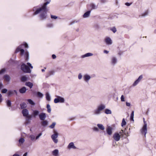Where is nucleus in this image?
I'll return each instance as SVG.
<instances>
[{
    "label": "nucleus",
    "mask_w": 156,
    "mask_h": 156,
    "mask_svg": "<svg viewBox=\"0 0 156 156\" xmlns=\"http://www.w3.org/2000/svg\"><path fill=\"white\" fill-rule=\"evenodd\" d=\"M49 1L45 3L41 7L37 9L36 11L34 13V15H37L41 12L40 16V18L42 20L45 19L46 18L47 12L48 10L46 5L50 3V0Z\"/></svg>",
    "instance_id": "obj_1"
},
{
    "label": "nucleus",
    "mask_w": 156,
    "mask_h": 156,
    "mask_svg": "<svg viewBox=\"0 0 156 156\" xmlns=\"http://www.w3.org/2000/svg\"><path fill=\"white\" fill-rule=\"evenodd\" d=\"M105 108V105L101 104L98 106L97 109L93 111V113L94 115H98L100 114L101 111L104 109Z\"/></svg>",
    "instance_id": "obj_2"
},
{
    "label": "nucleus",
    "mask_w": 156,
    "mask_h": 156,
    "mask_svg": "<svg viewBox=\"0 0 156 156\" xmlns=\"http://www.w3.org/2000/svg\"><path fill=\"white\" fill-rule=\"evenodd\" d=\"M144 123V124L142 128L140 129V132L142 134H144L145 137H146V135L147 133V124L145 121L144 118H143Z\"/></svg>",
    "instance_id": "obj_3"
},
{
    "label": "nucleus",
    "mask_w": 156,
    "mask_h": 156,
    "mask_svg": "<svg viewBox=\"0 0 156 156\" xmlns=\"http://www.w3.org/2000/svg\"><path fill=\"white\" fill-rule=\"evenodd\" d=\"M21 69L24 72L27 73H30L31 70L29 67L24 64H23L21 66Z\"/></svg>",
    "instance_id": "obj_4"
},
{
    "label": "nucleus",
    "mask_w": 156,
    "mask_h": 156,
    "mask_svg": "<svg viewBox=\"0 0 156 156\" xmlns=\"http://www.w3.org/2000/svg\"><path fill=\"white\" fill-rule=\"evenodd\" d=\"M54 134L51 136V138L53 142L55 144L58 142V140L57 138L58 136V133L55 130L54 131Z\"/></svg>",
    "instance_id": "obj_5"
},
{
    "label": "nucleus",
    "mask_w": 156,
    "mask_h": 156,
    "mask_svg": "<svg viewBox=\"0 0 156 156\" xmlns=\"http://www.w3.org/2000/svg\"><path fill=\"white\" fill-rule=\"evenodd\" d=\"M57 98L55 99L54 100V102L55 103H57L59 102L64 103L65 102V99L64 98L59 96H56Z\"/></svg>",
    "instance_id": "obj_6"
},
{
    "label": "nucleus",
    "mask_w": 156,
    "mask_h": 156,
    "mask_svg": "<svg viewBox=\"0 0 156 156\" xmlns=\"http://www.w3.org/2000/svg\"><path fill=\"white\" fill-rule=\"evenodd\" d=\"M120 137L121 135L118 133H115L113 136L114 139L117 141L120 140Z\"/></svg>",
    "instance_id": "obj_7"
},
{
    "label": "nucleus",
    "mask_w": 156,
    "mask_h": 156,
    "mask_svg": "<svg viewBox=\"0 0 156 156\" xmlns=\"http://www.w3.org/2000/svg\"><path fill=\"white\" fill-rule=\"evenodd\" d=\"M105 41L106 44L108 45H111L112 44V42L110 37H107L105 39Z\"/></svg>",
    "instance_id": "obj_8"
},
{
    "label": "nucleus",
    "mask_w": 156,
    "mask_h": 156,
    "mask_svg": "<svg viewBox=\"0 0 156 156\" xmlns=\"http://www.w3.org/2000/svg\"><path fill=\"white\" fill-rule=\"evenodd\" d=\"M39 116L40 119L42 121L44 120L46 117V115L44 113H41L39 115Z\"/></svg>",
    "instance_id": "obj_9"
},
{
    "label": "nucleus",
    "mask_w": 156,
    "mask_h": 156,
    "mask_svg": "<svg viewBox=\"0 0 156 156\" xmlns=\"http://www.w3.org/2000/svg\"><path fill=\"white\" fill-rule=\"evenodd\" d=\"M83 78L84 81L87 82L90 79L91 77L90 75L88 74H85L83 76Z\"/></svg>",
    "instance_id": "obj_10"
},
{
    "label": "nucleus",
    "mask_w": 156,
    "mask_h": 156,
    "mask_svg": "<svg viewBox=\"0 0 156 156\" xmlns=\"http://www.w3.org/2000/svg\"><path fill=\"white\" fill-rule=\"evenodd\" d=\"M117 62V58L114 57H112L111 59V64L113 65H114Z\"/></svg>",
    "instance_id": "obj_11"
},
{
    "label": "nucleus",
    "mask_w": 156,
    "mask_h": 156,
    "mask_svg": "<svg viewBox=\"0 0 156 156\" xmlns=\"http://www.w3.org/2000/svg\"><path fill=\"white\" fill-rule=\"evenodd\" d=\"M41 125L45 127L48 124V122L46 120H42L41 122Z\"/></svg>",
    "instance_id": "obj_12"
},
{
    "label": "nucleus",
    "mask_w": 156,
    "mask_h": 156,
    "mask_svg": "<svg viewBox=\"0 0 156 156\" xmlns=\"http://www.w3.org/2000/svg\"><path fill=\"white\" fill-rule=\"evenodd\" d=\"M22 113L23 116L26 117L29 114V112L28 110L26 109H23L22 111Z\"/></svg>",
    "instance_id": "obj_13"
},
{
    "label": "nucleus",
    "mask_w": 156,
    "mask_h": 156,
    "mask_svg": "<svg viewBox=\"0 0 156 156\" xmlns=\"http://www.w3.org/2000/svg\"><path fill=\"white\" fill-rule=\"evenodd\" d=\"M112 128L110 127H108L106 129V131L108 134L109 135H111L112 134Z\"/></svg>",
    "instance_id": "obj_14"
},
{
    "label": "nucleus",
    "mask_w": 156,
    "mask_h": 156,
    "mask_svg": "<svg viewBox=\"0 0 156 156\" xmlns=\"http://www.w3.org/2000/svg\"><path fill=\"white\" fill-rule=\"evenodd\" d=\"M89 7L91 8L90 10L97 8V6L93 3H91L88 5V8Z\"/></svg>",
    "instance_id": "obj_15"
},
{
    "label": "nucleus",
    "mask_w": 156,
    "mask_h": 156,
    "mask_svg": "<svg viewBox=\"0 0 156 156\" xmlns=\"http://www.w3.org/2000/svg\"><path fill=\"white\" fill-rule=\"evenodd\" d=\"M39 112L37 110H35L33 111L32 115L34 117H35L39 115Z\"/></svg>",
    "instance_id": "obj_16"
},
{
    "label": "nucleus",
    "mask_w": 156,
    "mask_h": 156,
    "mask_svg": "<svg viewBox=\"0 0 156 156\" xmlns=\"http://www.w3.org/2000/svg\"><path fill=\"white\" fill-rule=\"evenodd\" d=\"M52 154L54 156H59L58 151L57 149H55L52 152Z\"/></svg>",
    "instance_id": "obj_17"
},
{
    "label": "nucleus",
    "mask_w": 156,
    "mask_h": 156,
    "mask_svg": "<svg viewBox=\"0 0 156 156\" xmlns=\"http://www.w3.org/2000/svg\"><path fill=\"white\" fill-rule=\"evenodd\" d=\"M91 12V10L88 11L86 12L83 15V17L84 18H87L89 16L90 13Z\"/></svg>",
    "instance_id": "obj_18"
},
{
    "label": "nucleus",
    "mask_w": 156,
    "mask_h": 156,
    "mask_svg": "<svg viewBox=\"0 0 156 156\" xmlns=\"http://www.w3.org/2000/svg\"><path fill=\"white\" fill-rule=\"evenodd\" d=\"M68 148H73L76 149V147L74 145V144L73 142L70 143L68 146Z\"/></svg>",
    "instance_id": "obj_19"
},
{
    "label": "nucleus",
    "mask_w": 156,
    "mask_h": 156,
    "mask_svg": "<svg viewBox=\"0 0 156 156\" xmlns=\"http://www.w3.org/2000/svg\"><path fill=\"white\" fill-rule=\"evenodd\" d=\"M4 78L5 80L7 82L9 81L10 80V77L8 75H5L4 76Z\"/></svg>",
    "instance_id": "obj_20"
},
{
    "label": "nucleus",
    "mask_w": 156,
    "mask_h": 156,
    "mask_svg": "<svg viewBox=\"0 0 156 156\" xmlns=\"http://www.w3.org/2000/svg\"><path fill=\"white\" fill-rule=\"evenodd\" d=\"M26 88L25 87H23L19 90V92L21 93H24L26 92Z\"/></svg>",
    "instance_id": "obj_21"
},
{
    "label": "nucleus",
    "mask_w": 156,
    "mask_h": 156,
    "mask_svg": "<svg viewBox=\"0 0 156 156\" xmlns=\"http://www.w3.org/2000/svg\"><path fill=\"white\" fill-rule=\"evenodd\" d=\"M93 55V54H92L91 53H87L86 54H85V55H83L82 56V58H84L86 57H89V56H92Z\"/></svg>",
    "instance_id": "obj_22"
},
{
    "label": "nucleus",
    "mask_w": 156,
    "mask_h": 156,
    "mask_svg": "<svg viewBox=\"0 0 156 156\" xmlns=\"http://www.w3.org/2000/svg\"><path fill=\"white\" fill-rule=\"evenodd\" d=\"M25 85L29 87L30 88H32L33 86V84L29 82H27L25 83Z\"/></svg>",
    "instance_id": "obj_23"
},
{
    "label": "nucleus",
    "mask_w": 156,
    "mask_h": 156,
    "mask_svg": "<svg viewBox=\"0 0 156 156\" xmlns=\"http://www.w3.org/2000/svg\"><path fill=\"white\" fill-rule=\"evenodd\" d=\"M97 126L101 130H104L105 129V127L104 126L101 124H98Z\"/></svg>",
    "instance_id": "obj_24"
},
{
    "label": "nucleus",
    "mask_w": 156,
    "mask_h": 156,
    "mask_svg": "<svg viewBox=\"0 0 156 156\" xmlns=\"http://www.w3.org/2000/svg\"><path fill=\"white\" fill-rule=\"evenodd\" d=\"M25 141V140L23 138H20L19 140V144L21 146L22 144Z\"/></svg>",
    "instance_id": "obj_25"
},
{
    "label": "nucleus",
    "mask_w": 156,
    "mask_h": 156,
    "mask_svg": "<svg viewBox=\"0 0 156 156\" xmlns=\"http://www.w3.org/2000/svg\"><path fill=\"white\" fill-rule=\"evenodd\" d=\"M21 108L22 109H23L25 108H26L27 106L26 103L25 102H23L22 103H21L20 105Z\"/></svg>",
    "instance_id": "obj_26"
},
{
    "label": "nucleus",
    "mask_w": 156,
    "mask_h": 156,
    "mask_svg": "<svg viewBox=\"0 0 156 156\" xmlns=\"http://www.w3.org/2000/svg\"><path fill=\"white\" fill-rule=\"evenodd\" d=\"M46 99L48 101H50L51 100L49 94L48 93H47L46 94Z\"/></svg>",
    "instance_id": "obj_27"
},
{
    "label": "nucleus",
    "mask_w": 156,
    "mask_h": 156,
    "mask_svg": "<svg viewBox=\"0 0 156 156\" xmlns=\"http://www.w3.org/2000/svg\"><path fill=\"white\" fill-rule=\"evenodd\" d=\"M47 111L48 113H50L51 111V109L50 108V105L49 104H47Z\"/></svg>",
    "instance_id": "obj_28"
},
{
    "label": "nucleus",
    "mask_w": 156,
    "mask_h": 156,
    "mask_svg": "<svg viewBox=\"0 0 156 156\" xmlns=\"http://www.w3.org/2000/svg\"><path fill=\"white\" fill-rule=\"evenodd\" d=\"M22 45H20L16 48L15 52L16 53H17L20 51V49H21V48H22Z\"/></svg>",
    "instance_id": "obj_29"
},
{
    "label": "nucleus",
    "mask_w": 156,
    "mask_h": 156,
    "mask_svg": "<svg viewBox=\"0 0 156 156\" xmlns=\"http://www.w3.org/2000/svg\"><path fill=\"white\" fill-rule=\"evenodd\" d=\"M105 113L106 114H111L112 113L111 111L108 109L105 110Z\"/></svg>",
    "instance_id": "obj_30"
},
{
    "label": "nucleus",
    "mask_w": 156,
    "mask_h": 156,
    "mask_svg": "<svg viewBox=\"0 0 156 156\" xmlns=\"http://www.w3.org/2000/svg\"><path fill=\"white\" fill-rule=\"evenodd\" d=\"M25 60L26 61H28V59L29 57V54L27 52H26L25 53Z\"/></svg>",
    "instance_id": "obj_31"
},
{
    "label": "nucleus",
    "mask_w": 156,
    "mask_h": 156,
    "mask_svg": "<svg viewBox=\"0 0 156 156\" xmlns=\"http://www.w3.org/2000/svg\"><path fill=\"white\" fill-rule=\"evenodd\" d=\"M21 80L23 82H25L27 80V78L25 76H22L21 78Z\"/></svg>",
    "instance_id": "obj_32"
},
{
    "label": "nucleus",
    "mask_w": 156,
    "mask_h": 156,
    "mask_svg": "<svg viewBox=\"0 0 156 156\" xmlns=\"http://www.w3.org/2000/svg\"><path fill=\"white\" fill-rule=\"evenodd\" d=\"M7 105L8 107H10L11 105V101L9 100H8L6 101Z\"/></svg>",
    "instance_id": "obj_33"
},
{
    "label": "nucleus",
    "mask_w": 156,
    "mask_h": 156,
    "mask_svg": "<svg viewBox=\"0 0 156 156\" xmlns=\"http://www.w3.org/2000/svg\"><path fill=\"white\" fill-rule=\"evenodd\" d=\"M126 124V122L125 121L124 119H123L122 120V122L121 123V126L123 127Z\"/></svg>",
    "instance_id": "obj_34"
},
{
    "label": "nucleus",
    "mask_w": 156,
    "mask_h": 156,
    "mask_svg": "<svg viewBox=\"0 0 156 156\" xmlns=\"http://www.w3.org/2000/svg\"><path fill=\"white\" fill-rule=\"evenodd\" d=\"M29 137L32 141H33L35 140V136L33 135H30L29 136Z\"/></svg>",
    "instance_id": "obj_35"
},
{
    "label": "nucleus",
    "mask_w": 156,
    "mask_h": 156,
    "mask_svg": "<svg viewBox=\"0 0 156 156\" xmlns=\"http://www.w3.org/2000/svg\"><path fill=\"white\" fill-rule=\"evenodd\" d=\"M37 94L38 97L41 98H42L43 96V95L42 94L39 92L37 93Z\"/></svg>",
    "instance_id": "obj_36"
},
{
    "label": "nucleus",
    "mask_w": 156,
    "mask_h": 156,
    "mask_svg": "<svg viewBox=\"0 0 156 156\" xmlns=\"http://www.w3.org/2000/svg\"><path fill=\"white\" fill-rule=\"evenodd\" d=\"M133 116H134V112L133 111L132 112V113L130 115V119L131 120L134 121L133 120Z\"/></svg>",
    "instance_id": "obj_37"
},
{
    "label": "nucleus",
    "mask_w": 156,
    "mask_h": 156,
    "mask_svg": "<svg viewBox=\"0 0 156 156\" xmlns=\"http://www.w3.org/2000/svg\"><path fill=\"white\" fill-rule=\"evenodd\" d=\"M28 101L30 104H31L32 105H35L34 103L31 99H28Z\"/></svg>",
    "instance_id": "obj_38"
},
{
    "label": "nucleus",
    "mask_w": 156,
    "mask_h": 156,
    "mask_svg": "<svg viewBox=\"0 0 156 156\" xmlns=\"http://www.w3.org/2000/svg\"><path fill=\"white\" fill-rule=\"evenodd\" d=\"M111 30L113 31L114 33H115L116 31V29L115 27H112Z\"/></svg>",
    "instance_id": "obj_39"
},
{
    "label": "nucleus",
    "mask_w": 156,
    "mask_h": 156,
    "mask_svg": "<svg viewBox=\"0 0 156 156\" xmlns=\"http://www.w3.org/2000/svg\"><path fill=\"white\" fill-rule=\"evenodd\" d=\"M139 82L137 80H136L133 84V86H135Z\"/></svg>",
    "instance_id": "obj_40"
},
{
    "label": "nucleus",
    "mask_w": 156,
    "mask_h": 156,
    "mask_svg": "<svg viewBox=\"0 0 156 156\" xmlns=\"http://www.w3.org/2000/svg\"><path fill=\"white\" fill-rule=\"evenodd\" d=\"M56 123L55 122H53L52 124L49 126V127L51 128H53L54 127Z\"/></svg>",
    "instance_id": "obj_41"
},
{
    "label": "nucleus",
    "mask_w": 156,
    "mask_h": 156,
    "mask_svg": "<svg viewBox=\"0 0 156 156\" xmlns=\"http://www.w3.org/2000/svg\"><path fill=\"white\" fill-rule=\"evenodd\" d=\"M13 93V91L10 90L8 92V94L9 96H10Z\"/></svg>",
    "instance_id": "obj_42"
},
{
    "label": "nucleus",
    "mask_w": 156,
    "mask_h": 156,
    "mask_svg": "<svg viewBox=\"0 0 156 156\" xmlns=\"http://www.w3.org/2000/svg\"><path fill=\"white\" fill-rule=\"evenodd\" d=\"M51 18H52V19H56L57 18V16H54V15H51Z\"/></svg>",
    "instance_id": "obj_43"
},
{
    "label": "nucleus",
    "mask_w": 156,
    "mask_h": 156,
    "mask_svg": "<svg viewBox=\"0 0 156 156\" xmlns=\"http://www.w3.org/2000/svg\"><path fill=\"white\" fill-rule=\"evenodd\" d=\"M7 90L6 89H3L2 91V93H5L7 92Z\"/></svg>",
    "instance_id": "obj_44"
},
{
    "label": "nucleus",
    "mask_w": 156,
    "mask_h": 156,
    "mask_svg": "<svg viewBox=\"0 0 156 156\" xmlns=\"http://www.w3.org/2000/svg\"><path fill=\"white\" fill-rule=\"evenodd\" d=\"M82 76L81 74V73H80L78 75V78L80 80L82 79Z\"/></svg>",
    "instance_id": "obj_45"
},
{
    "label": "nucleus",
    "mask_w": 156,
    "mask_h": 156,
    "mask_svg": "<svg viewBox=\"0 0 156 156\" xmlns=\"http://www.w3.org/2000/svg\"><path fill=\"white\" fill-rule=\"evenodd\" d=\"M24 53V50L23 49H20V55H23Z\"/></svg>",
    "instance_id": "obj_46"
},
{
    "label": "nucleus",
    "mask_w": 156,
    "mask_h": 156,
    "mask_svg": "<svg viewBox=\"0 0 156 156\" xmlns=\"http://www.w3.org/2000/svg\"><path fill=\"white\" fill-rule=\"evenodd\" d=\"M142 78H143L142 76L140 75L139 77L138 78V79H137V80L138 81H139V82H140V80L142 79Z\"/></svg>",
    "instance_id": "obj_47"
},
{
    "label": "nucleus",
    "mask_w": 156,
    "mask_h": 156,
    "mask_svg": "<svg viewBox=\"0 0 156 156\" xmlns=\"http://www.w3.org/2000/svg\"><path fill=\"white\" fill-rule=\"evenodd\" d=\"M121 101H125V99H124V97L123 95H122L121 97Z\"/></svg>",
    "instance_id": "obj_48"
},
{
    "label": "nucleus",
    "mask_w": 156,
    "mask_h": 156,
    "mask_svg": "<svg viewBox=\"0 0 156 156\" xmlns=\"http://www.w3.org/2000/svg\"><path fill=\"white\" fill-rule=\"evenodd\" d=\"M93 130L94 131H98L99 129L97 127H94L93 128Z\"/></svg>",
    "instance_id": "obj_49"
},
{
    "label": "nucleus",
    "mask_w": 156,
    "mask_h": 156,
    "mask_svg": "<svg viewBox=\"0 0 156 156\" xmlns=\"http://www.w3.org/2000/svg\"><path fill=\"white\" fill-rule=\"evenodd\" d=\"M49 73L50 74V75H53L54 74V73H55V72L54 70H51V71H50Z\"/></svg>",
    "instance_id": "obj_50"
},
{
    "label": "nucleus",
    "mask_w": 156,
    "mask_h": 156,
    "mask_svg": "<svg viewBox=\"0 0 156 156\" xmlns=\"http://www.w3.org/2000/svg\"><path fill=\"white\" fill-rule=\"evenodd\" d=\"M27 64L32 69L33 68V67L32 66L31 64L29 62H27Z\"/></svg>",
    "instance_id": "obj_51"
},
{
    "label": "nucleus",
    "mask_w": 156,
    "mask_h": 156,
    "mask_svg": "<svg viewBox=\"0 0 156 156\" xmlns=\"http://www.w3.org/2000/svg\"><path fill=\"white\" fill-rule=\"evenodd\" d=\"M5 69H2V70H1L0 71V74H2V73H4L5 72Z\"/></svg>",
    "instance_id": "obj_52"
},
{
    "label": "nucleus",
    "mask_w": 156,
    "mask_h": 156,
    "mask_svg": "<svg viewBox=\"0 0 156 156\" xmlns=\"http://www.w3.org/2000/svg\"><path fill=\"white\" fill-rule=\"evenodd\" d=\"M124 131H123V130H121L120 132H119V134L122 135L124 133Z\"/></svg>",
    "instance_id": "obj_53"
},
{
    "label": "nucleus",
    "mask_w": 156,
    "mask_h": 156,
    "mask_svg": "<svg viewBox=\"0 0 156 156\" xmlns=\"http://www.w3.org/2000/svg\"><path fill=\"white\" fill-rule=\"evenodd\" d=\"M131 4H132V3H129L128 2H126L125 3V5L127 6H129Z\"/></svg>",
    "instance_id": "obj_54"
},
{
    "label": "nucleus",
    "mask_w": 156,
    "mask_h": 156,
    "mask_svg": "<svg viewBox=\"0 0 156 156\" xmlns=\"http://www.w3.org/2000/svg\"><path fill=\"white\" fill-rule=\"evenodd\" d=\"M53 26V24H49L47 25V27H52Z\"/></svg>",
    "instance_id": "obj_55"
},
{
    "label": "nucleus",
    "mask_w": 156,
    "mask_h": 156,
    "mask_svg": "<svg viewBox=\"0 0 156 156\" xmlns=\"http://www.w3.org/2000/svg\"><path fill=\"white\" fill-rule=\"evenodd\" d=\"M50 74L48 72V73L47 74L46 76V77L48 78L50 76Z\"/></svg>",
    "instance_id": "obj_56"
},
{
    "label": "nucleus",
    "mask_w": 156,
    "mask_h": 156,
    "mask_svg": "<svg viewBox=\"0 0 156 156\" xmlns=\"http://www.w3.org/2000/svg\"><path fill=\"white\" fill-rule=\"evenodd\" d=\"M3 84L1 83L0 82V89L3 88Z\"/></svg>",
    "instance_id": "obj_57"
},
{
    "label": "nucleus",
    "mask_w": 156,
    "mask_h": 156,
    "mask_svg": "<svg viewBox=\"0 0 156 156\" xmlns=\"http://www.w3.org/2000/svg\"><path fill=\"white\" fill-rule=\"evenodd\" d=\"M128 132H126L124 131L123 134L126 135V136H128Z\"/></svg>",
    "instance_id": "obj_58"
},
{
    "label": "nucleus",
    "mask_w": 156,
    "mask_h": 156,
    "mask_svg": "<svg viewBox=\"0 0 156 156\" xmlns=\"http://www.w3.org/2000/svg\"><path fill=\"white\" fill-rule=\"evenodd\" d=\"M24 45V46L26 48H28V45L27 43H25Z\"/></svg>",
    "instance_id": "obj_59"
},
{
    "label": "nucleus",
    "mask_w": 156,
    "mask_h": 156,
    "mask_svg": "<svg viewBox=\"0 0 156 156\" xmlns=\"http://www.w3.org/2000/svg\"><path fill=\"white\" fill-rule=\"evenodd\" d=\"M126 105L128 106H129L130 105V104L127 102H126Z\"/></svg>",
    "instance_id": "obj_60"
},
{
    "label": "nucleus",
    "mask_w": 156,
    "mask_h": 156,
    "mask_svg": "<svg viewBox=\"0 0 156 156\" xmlns=\"http://www.w3.org/2000/svg\"><path fill=\"white\" fill-rule=\"evenodd\" d=\"M77 22V21H73L71 22L70 23V25H72V24H73V23H75V22Z\"/></svg>",
    "instance_id": "obj_61"
},
{
    "label": "nucleus",
    "mask_w": 156,
    "mask_h": 156,
    "mask_svg": "<svg viewBox=\"0 0 156 156\" xmlns=\"http://www.w3.org/2000/svg\"><path fill=\"white\" fill-rule=\"evenodd\" d=\"M52 57L53 59H55L56 58V56L55 55H52Z\"/></svg>",
    "instance_id": "obj_62"
},
{
    "label": "nucleus",
    "mask_w": 156,
    "mask_h": 156,
    "mask_svg": "<svg viewBox=\"0 0 156 156\" xmlns=\"http://www.w3.org/2000/svg\"><path fill=\"white\" fill-rule=\"evenodd\" d=\"M26 117L28 118V119H30L31 118V116L28 115H27V116H26Z\"/></svg>",
    "instance_id": "obj_63"
},
{
    "label": "nucleus",
    "mask_w": 156,
    "mask_h": 156,
    "mask_svg": "<svg viewBox=\"0 0 156 156\" xmlns=\"http://www.w3.org/2000/svg\"><path fill=\"white\" fill-rule=\"evenodd\" d=\"M104 52L105 53L108 54V53L109 51L106 50H105L104 51Z\"/></svg>",
    "instance_id": "obj_64"
}]
</instances>
